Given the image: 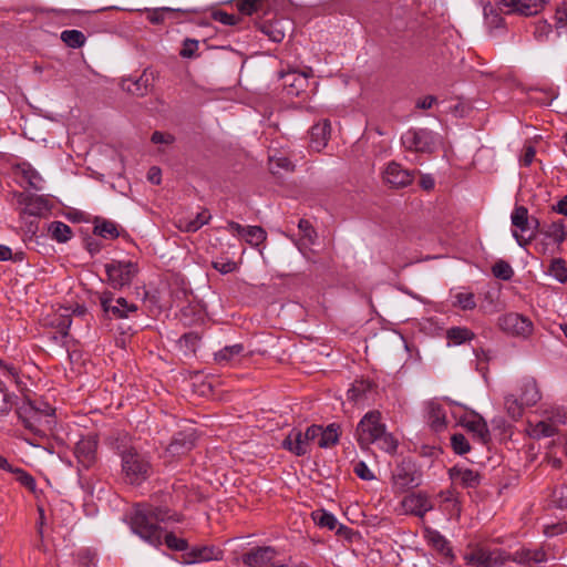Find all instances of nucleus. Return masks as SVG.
<instances>
[{"mask_svg":"<svg viewBox=\"0 0 567 567\" xmlns=\"http://www.w3.org/2000/svg\"><path fill=\"white\" fill-rule=\"evenodd\" d=\"M298 228L301 233L300 246H309L313 245L317 240V231L308 219H300L298 223Z\"/></svg>","mask_w":567,"mask_h":567,"instance_id":"obj_39","label":"nucleus"},{"mask_svg":"<svg viewBox=\"0 0 567 567\" xmlns=\"http://www.w3.org/2000/svg\"><path fill=\"white\" fill-rule=\"evenodd\" d=\"M215 21H218L225 25H235L238 23L239 18L235 14L227 13L225 11H216L213 14Z\"/></svg>","mask_w":567,"mask_h":567,"instance_id":"obj_61","label":"nucleus"},{"mask_svg":"<svg viewBox=\"0 0 567 567\" xmlns=\"http://www.w3.org/2000/svg\"><path fill=\"white\" fill-rule=\"evenodd\" d=\"M425 538L427 544L432 546L444 559L445 563L452 564L455 555L450 546V542L437 530L426 529Z\"/></svg>","mask_w":567,"mask_h":567,"instance_id":"obj_21","label":"nucleus"},{"mask_svg":"<svg viewBox=\"0 0 567 567\" xmlns=\"http://www.w3.org/2000/svg\"><path fill=\"white\" fill-rule=\"evenodd\" d=\"M16 394L9 392L0 380V415H8L12 408L17 404Z\"/></svg>","mask_w":567,"mask_h":567,"instance_id":"obj_43","label":"nucleus"},{"mask_svg":"<svg viewBox=\"0 0 567 567\" xmlns=\"http://www.w3.org/2000/svg\"><path fill=\"white\" fill-rule=\"evenodd\" d=\"M311 516L313 522L320 527H326L329 530H332L337 526V518L334 515L323 509L312 512Z\"/></svg>","mask_w":567,"mask_h":567,"instance_id":"obj_45","label":"nucleus"},{"mask_svg":"<svg viewBox=\"0 0 567 567\" xmlns=\"http://www.w3.org/2000/svg\"><path fill=\"white\" fill-rule=\"evenodd\" d=\"M542 233L558 245L564 243L567 238V230L563 220L550 223L542 230Z\"/></svg>","mask_w":567,"mask_h":567,"instance_id":"obj_37","label":"nucleus"},{"mask_svg":"<svg viewBox=\"0 0 567 567\" xmlns=\"http://www.w3.org/2000/svg\"><path fill=\"white\" fill-rule=\"evenodd\" d=\"M454 306L462 310H473L476 307L475 296L468 291H461L454 295Z\"/></svg>","mask_w":567,"mask_h":567,"instance_id":"obj_49","label":"nucleus"},{"mask_svg":"<svg viewBox=\"0 0 567 567\" xmlns=\"http://www.w3.org/2000/svg\"><path fill=\"white\" fill-rule=\"evenodd\" d=\"M48 231L52 239H55L59 243H65L72 237V229L69 225L62 221H52Z\"/></svg>","mask_w":567,"mask_h":567,"instance_id":"obj_38","label":"nucleus"},{"mask_svg":"<svg viewBox=\"0 0 567 567\" xmlns=\"http://www.w3.org/2000/svg\"><path fill=\"white\" fill-rule=\"evenodd\" d=\"M553 503L558 508L567 507V485H560L554 489Z\"/></svg>","mask_w":567,"mask_h":567,"instance_id":"obj_59","label":"nucleus"},{"mask_svg":"<svg viewBox=\"0 0 567 567\" xmlns=\"http://www.w3.org/2000/svg\"><path fill=\"white\" fill-rule=\"evenodd\" d=\"M312 74V69L308 68L303 72L289 71L282 74V81L287 94L290 96H299L306 91L309 84V78Z\"/></svg>","mask_w":567,"mask_h":567,"instance_id":"obj_14","label":"nucleus"},{"mask_svg":"<svg viewBox=\"0 0 567 567\" xmlns=\"http://www.w3.org/2000/svg\"><path fill=\"white\" fill-rule=\"evenodd\" d=\"M385 424L381 421V413L379 411H370L359 422L355 435L358 443L361 447H367L372 444L377 435L382 433Z\"/></svg>","mask_w":567,"mask_h":567,"instance_id":"obj_7","label":"nucleus"},{"mask_svg":"<svg viewBox=\"0 0 567 567\" xmlns=\"http://www.w3.org/2000/svg\"><path fill=\"white\" fill-rule=\"evenodd\" d=\"M194 447L193 434L179 433L175 436L166 449L172 456H181Z\"/></svg>","mask_w":567,"mask_h":567,"instance_id":"obj_27","label":"nucleus"},{"mask_svg":"<svg viewBox=\"0 0 567 567\" xmlns=\"http://www.w3.org/2000/svg\"><path fill=\"white\" fill-rule=\"evenodd\" d=\"M529 223H530V229L529 230H532V234L528 237H524L517 230H513L512 231L513 237L515 238L516 243L520 247H526L535 238L536 233L539 229L540 224H539V220L537 218H535V217L529 218Z\"/></svg>","mask_w":567,"mask_h":567,"instance_id":"obj_50","label":"nucleus"},{"mask_svg":"<svg viewBox=\"0 0 567 567\" xmlns=\"http://www.w3.org/2000/svg\"><path fill=\"white\" fill-rule=\"evenodd\" d=\"M549 275H551L559 282L567 281V266L563 258H555L550 261L548 268Z\"/></svg>","mask_w":567,"mask_h":567,"instance_id":"obj_47","label":"nucleus"},{"mask_svg":"<svg viewBox=\"0 0 567 567\" xmlns=\"http://www.w3.org/2000/svg\"><path fill=\"white\" fill-rule=\"evenodd\" d=\"M504 406L509 417L518 420L523 415L526 405L515 395L509 394L505 396Z\"/></svg>","mask_w":567,"mask_h":567,"instance_id":"obj_44","label":"nucleus"},{"mask_svg":"<svg viewBox=\"0 0 567 567\" xmlns=\"http://www.w3.org/2000/svg\"><path fill=\"white\" fill-rule=\"evenodd\" d=\"M547 559L545 550L540 547L526 548L522 547L511 554L512 561H515L525 567H534L537 564L544 563Z\"/></svg>","mask_w":567,"mask_h":567,"instance_id":"obj_18","label":"nucleus"},{"mask_svg":"<svg viewBox=\"0 0 567 567\" xmlns=\"http://www.w3.org/2000/svg\"><path fill=\"white\" fill-rule=\"evenodd\" d=\"M493 275L502 280H509L514 276V270L512 266L504 260H498L492 267Z\"/></svg>","mask_w":567,"mask_h":567,"instance_id":"obj_52","label":"nucleus"},{"mask_svg":"<svg viewBox=\"0 0 567 567\" xmlns=\"http://www.w3.org/2000/svg\"><path fill=\"white\" fill-rule=\"evenodd\" d=\"M449 476L454 483H458L465 488H475L481 483L478 472L458 465L449 470Z\"/></svg>","mask_w":567,"mask_h":567,"instance_id":"obj_24","label":"nucleus"},{"mask_svg":"<svg viewBox=\"0 0 567 567\" xmlns=\"http://www.w3.org/2000/svg\"><path fill=\"white\" fill-rule=\"evenodd\" d=\"M519 400L526 406L535 405L542 398L536 381L533 378H525L520 381Z\"/></svg>","mask_w":567,"mask_h":567,"instance_id":"obj_26","label":"nucleus"},{"mask_svg":"<svg viewBox=\"0 0 567 567\" xmlns=\"http://www.w3.org/2000/svg\"><path fill=\"white\" fill-rule=\"evenodd\" d=\"M107 284L114 289L130 286L138 274V266L132 260H111L104 266Z\"/></svg>","mask_w":567,"mask_h":567,"instance_id":"obj_5","label":"nucleus"},{"mask_svg":"<svg viewBox=\"0 0 567 567\" xmlns=\"http://www.w3.org/2000/svg\"><path fill=\"white\" fill-rule=\"evenodd\" d=\"M179 515L172 512L167 506L154 505L153 503L136 504L130 517L131 529L143 540L152 546L158 547L163 539L169 549L187 550V542L173 533L163 535L158 523L179 522Z\"/></svg>","mask_w":567,"mask_h":567,"instance_id":"obj_1","label":"nucleus"},{"mask_svg":"<svg viewBox=\"0 0 567 567\" xmlns=\"http://www.w3.org/2000/svg\"><path fill=\"white\" fill-rule=\"evenodd\" d=\"M54 409L42 401L24 400L17 409L19 419L30 432L45 436L55 425Z\"/></svg>","mask_w":567,"mask_h":567,"instance_id":"obj_2","label":"nucleus"},{"mask_svg":"<svg viewBox=\"0 0 567 567\" xmlns=\"http://www.w3.org/2000/svg\"><path fill=\"white\" fill-rule=\"evenodd\" d=\"M401 506L405 513L423 517L427 512L434 508V505L427 494L419 492L411 493L403 497Z\"/></svg>","mask_w":567,"mask_h":567,"instance_id":"obj_12","label":"nucleus"},{"mask_svg":"<svg viewBox=\"0 0 567 567\" xmlns=\"http://www.w3.org/2000/svg\"><path fill=\"white\" fill-rule=\"evenodd\" d=\"M94 234L106 239H114L118 236V230L115 223L103 220L94 226Z\"/></svg>","mask_w":567,"mask_h":567,"instance_id":"obj_48","label":"nucleus"},{"mask_svg":"<svg viewBox=\"0 0 567 567\" xmlns=\"http://www.w3.org/2000/svg\"><path fill=\"white\" fill-rule=\"evenodd\" d=\"M475 333L466 327H452L446 330V339L449 344L461 346L473 340Z\"/></svg>","mask_w":567,"mask_h":567,"instance_id":"obj_31","label":"nucleus"},{"mask_svg":"<svg viewBox=\"0 0 567 567\" xmlns=\"http://www.w3.org/2000/svg\"><path fill=\"white\" fill-rule=\"evenodd\" d=\"M243 237L250 246H259L267 239V233L260 226H247Z\"/></svg>","mask_w":567,"mask_h":567,"instance_id":"obj_42","label":"nucleus"},{"mask_svg":"<svg viewBox=\"0 0 567 567\" xmlns=\"http://www.w3.org/2000/svg\"><path fill=\"white\" fill-rule=\"evenodd\" d=\"M427 421L435 432L445 429V412L441 405L431 403L427 409Z\"/></svg>","mask_w":567,"mask_h":567,"instance_id":"obj_34","label":"nucleus"},{"mask_svg":"<svg viewBox=\"0 0 567 567\" xmlns=\"http://www.w3.org/2000/svg\"><path fill=\"white\" fill-rule=\"evenodd\" d=\"M373 443L389 454L395 453L398 449V440L391 433L386 432V427L383 429L382 433L377 435Z\"/></svg>","mask_w":567,"mask_h":567,"instance_id":"obj_41","label":"nucleus"},{"mask_svg":"<svg viewBox=\"0 0 567 567\" xmlns=\"http://www.w3.org/2000/svg\"><path fill=\"white\" fill-rule=\"evenodd\" d=\"M176 227L185 233H195L202 228V223H197L194 218L179 217L175 221Z\"/></svg>","mask_w":567,"mask_h":567,"instance_id":"obj_57","label":"nucleus"},{"mask_svg":"<svg viewBox=\"0 0 567 567\" xmlns=\"http://www.w3.org/2000/svg\"><path fill=\"white\" fill-rule=\"evenodd\" d=\"M557 432V427L548 419L536 424L529 423L528 425L529 435L537 440L554 436Z\"/></svg>","mask_w":567,"mask_h":567,"instance_id":"obj_32","label":"nucleus"},{"mask_svg":"<svg viewBox=\"0 0 567 567\" xmlns=\"http://www.w3.org/2000/svg\"><path fill=\"white\" fill-rule=\"evenodd\" d=\"M277 556V550L271 546H257L241 555V561L247 567H266Z\"/></svg>","mask_w":567,"mask_h":567,"instance_id":"obj_11","label":"nucleus"},{"mask_svg":"<svg viewBox=\"0 0 567 567\" xmlns=\"http://www.w3.org/2000/svg\"><path fill=\"white\" fill-rule=\"evenodd\" d=\"M555 27L558 37L567 39V7L557 9L555 13Z\"/></svg>","mask_w":567,"mask_h":567,"instance_id":"obj_53","label":"nucleus"},{"mask_svg":"<svg viewBox=\"0 0 567 567\" xmlns=\"http://www.w3.org/2000/svg\"><path fill=\"white\" fill-rule=\"evenodd\" d=\"M269 169L274 175L290 173L295 169V164L285 155H270Z\"/></svg>","mask_w":567,"mask_h":567,"instance_id":"obj_35","label":"nucleus"},{"mask_svg":"<svg viewBox=\"0 0 567 567\" xmlns=\"http://www.w3.org/2000/svg\"><path fill=\"white\" fill-rule=\"evenodd\" d=\"M370 389V383L365 381H357L348 391V398L354 402L359 401L363 394Z\"/></svg>","mask_w":567,"mask_h":567,"instance_id":"obj_56","label":"nucleus"},{"mask_svg":"<svg viewBox=\"0 0 567 567\" xmlns=\"http://www.w3.org/2000/svg\"><path fill=\"white\" fill-rule=\"evenodd\" d=\"M405 151L431 154L440 143V136L429 128H410L401 136Z\"/></svg>","mask_w":567,"mask_h":567,"instance_id":"obj_4","label":"nucleus"},{"mask_svg":"<svg viewBox=\"0 0 567 567\" xmlns=\"http://www.w3.org/2000/svg\"><path fill=\"white\" fill-rule=\"evenodd\" d=\"M460 424L481 442L487 443L489 441V430L485 420L477 413H470L460 419Z\"/></svg>","mask_w":567,"mask_h":567,"instance_id":"obj_16","label":"nucleus"},{"mask_svg":"<svg viewBox=\"0 0 567 567\" xmlns=\"http://www.w3.org/2000/svg\"><path fill=\"white\" fill-rule=\"evenodd\" d=\"M13 175L21 178L20 182L25 183L29 187L40 190L42 188L43 179L41 175L27 162L16 164L12 167Z\"/></svg>","mask_w":567,"mask_h":567,"instance_id":"obj_23","label":"nucleus"},{"mask_svg":"<svg viewBox=\"0 0 567 567\" xmlns=\"http://www.w3.org/2000/svg\"><path fill=\"white\" fill-rule=\"evenodd\" d=\"M97 440L95 436L82 437L74 446V456L78 464L87 470L96 462Z\"/></svg>","mask_w":567,"mask_h":567,"instance_id":"obj_10","label":"nucleus"},{"mask_svg":"<svg viewBox=\"0 0 567 567\" xmlns=\"http://www.w3.org/2000/svg\"><path fill=\"white\" fill-rule=\"evenodd\" d=\"M383 179L392 187H406L412 184L414 173L402 167L396 162H390L383 171Z\"/></svg>","mask_w":567,"mask_h":567,"instance_id":"obj_13","label":"nucleus"},{"mask_svg":"<svg viewBox=\"0 0 567 567\" xmlns=\"http://www.w3.org/2000/svg\"><path fill=\"white\" fill-rule=\"evenodd\" d=\"M18 200L20 204L24 205V208L21 213L22 215L40 217L49 210L48 200L41 196H33L24 193H19Z\"/></svg>","mask_w":567,"mask_h":567,"instance_id":"obj_20","label":"nucleus"},{"mask_svg":"<svg viewBox=\"0 0 567 567\" xmlns=\"http://www.w3.org/2000/svg\"><path fill=\"white\" fill-rule=\"evenodd\" d=\"M437 497L440 498L441 506H443L451 516H460L461 501L458 493L454 488L441 491Z\"/></svg>","mask_w":567,"mask_h":567,"instance_id":"obj_28","label":"nucleus"},{"mask_svg":"<svg viewBox=\"0 0 567 567\" xmlns=\"http://www.w3.org/2000/svg\"><path fill=\"white\" fill-rule=\"evenodd\" d=\"M61 40L72 49L82 48L85 44L86 38L82 31L79 30H64L61 32Z\"/></svg>","mask_w":567,"mask_h":567,"instance_id":"obj_40","label":"nucleus"},{"mask_svg":"<svg viewBox=\"0 0 567 567\" xmlns=\"http://www.w3.org/2000/svg\"><path fill=\"white\" fill-rule=\"evenodd\" d=\"M120 455L122 474L126 483L140 485L151 476L153 467L146 454L135 447H128L123 450Z\"/></svg>","mask_w":567,"mask_h":567,"instance_id":"obj_3","label":"nucleus"},{"mask_svg":"<svg viewBox=\"0 0 567 567\" xmlns=\"http://www.w3.org/2000/svg\"><path fill=\"white\" fill-rule=\"evenodd\" d=\"M506 8L507 12H516L523 16L537 14L547 0H496Z\"/></svg>","mask_w":567,"mask_h":567,"instance_id":"obj_17","label":"nucleus"},{"mask_svg":"<svg viewBox=\"0 0 567 567\" xmlns=\"http://www.w3.org/2000/svg\"><path fill=\"white\" fill-rule=\"evenodd\" d=\"M99 300L105 315L116 319L127 318L128 313L137 311L136 305L128 303L123 297L114 298L111 291H103L99 296Z\"/></svg>","mask_w":567,"mask_h":567,"instance_id":"obj_8","label":"nucleus"},{"mask_svg":"<svg viewBox=\"0 0 567 567\" xmlns=\"http://www.w3.org/2000/svg\"><path fill=\"white\" fill-rule=\"evenodd\" d=\"M548 420L557 427V425L566 424L567 412L563 409H558L548 416Z\"/></svg>","mask_w":567,"mask_h":567,"instance_id":"obj_64","label":"nucleus"},{"mask_svg":"<svg viewBox=\"0 0 567 567\" xmlns=\"http://www.w3.org/2000/svg\"><path fill=\"white\" fill-rule=\"evenodd\" d=\"M512 225L518 233H525L530 229L528 209L525 206H516L511 215Z\"/></svg>","mask_w":567,"mask_h":567,"instance_id":"obj_33","label":"nucleus"},{"mask_svg":"<svg viewBox=\"0 0 567 567\" xmlns=\"http://www.w3.org/2000/svg\"><path fill=\"white\" fill-rule=\"evenodd\" d=\"M9 473H12L16 475V480L23 485L24 487L29 488L30 491L35 489V481L32 475H30L28 472L20 467H13L12 471H8Z\"/></svg>","mask_w":567,"mask_h":567,"instance_id":"obj_55","label":"nucleus"},{"mask_svg":"<svg viewBox=\"0 0 567 567\" xmlns=\"http://www.w3.org/2000/svg\"><path fill=\"white\" fill-rule=\"evenodd\" d=\"M173 10L171 8H157L147 11V20L153 24L162 23L167 14H171Z\"/></svg>","mask_w":567,"mask_h":567,"instance_id":"obj_58","label":"nucleus"},{"mask_svg":"<svg viewBox=\"0 0 567 567\" xmlns=\"http://www.w3.org/2000/svg\"><path fill=\"white\" fill-rule=\"evenodd\" d=\"M331 133V125L328 120L315 124L309 132V147L312 151L321 152L328 144Z\"/></svg>","mask_w":567,"mask_h":567,"instance_id":"obj_19","label":"nucleus"},{"mask_svg":"<svg viewBox=\"0 0 567 567\" xmlns=\"http://www.w3.org/2000/svg\"><path fill=\"white\" fill-rule=\"evenodd\" d=\"M451 446L458 455L466 454L471 451V445L467 439L461 433H455L451 436Z\"/></svg>","mask_w":567,"mask_h":567,"instance_id":"obj_54","label":"nucleus"},{"mask_svg":"<svg viewBox=\"0 0 567 567\" xmlns=\"http://www.w3.org/2000/svg\"><path fill=\"white\" fill-rule=\"evenodd\" d=\"M484 567H503L511 559V554L501 548L488 549L485 553Z\"/></svg>","mask_w":567,"mask_h":567,"instance_id":"obj_36","label":"nucleus"},{"mask_svg":"<svg viewBox=\"0 0 567 567\" xmlns=\"http://www.w3.org/2000/svg\"><path fill=\"white\" fill-rule=\"evenodd\" d=\"M286 21L285 20H274L266 21L259 24V30L268 37L272 42H281L286 37Z\"/></svg>","mask_w":567,"mask_h":567,"instance_id":"obj_29","label":"nucleus"},{"mask_svg":"<svg viewBox=\"0 0 567 567\" xmlns=\"http://www.w3.org/2000/svg\"><path fill=\"white\" fill-rule=\"evenodd\" d=\"M245 358V347L241 343L227 346L214 354V360L221 367L237 365Z\"/></svg>","mask_w":567,"mask_h":567,"instance_id":"obj_22","label":"nucleus"},{"mask_svg":"<svg viewBox=\"0 0 567 567\" xmlns=\"http://www.w3.org/2000/svg\"><path fill=\"white\" fill-rule=\"evenodd\" d=\"M485 553L486 547L476 546L471 551L465 553L463 558L467 565L484 567L486 560Z\"/></svg>","mask_w":567,"mask_h":567,"instance_id":"obj_46","label":"nucleus"},{"mask_svg":"<svg viewBox=\"0 0 567 567\" xmlns=\"http://www.w3.org/2000/svg\"><path fill=\"white\" fill-rule=\"evenodd\" d=\"M340 432L339 425L336 423L329 424L327 427L319 425L318 445L321 449H329L339 442Z\"/></svg>","mask_w":567,"mask_h":567,"instance_id":"obj_30","label":"nucleus"},{"mask_svg":"<svg viewBox=\"0 0 567 567\" xmlns=\"http://www.w3.org/2000/svg\"><path fill=\"white\" fill-rule=\"evenodd\" d=\"M498 327L508 336L528 339L534 332L533 321L520 313L508 312L498 318Z\"/></svg>","mask_w":567,"mask_h":567,"instance_id":"obj_6","label":"nucleus"},{"mask_svg":"<svg viewBox=\"0 0 567 567\" xmlns=\"http://www.w3.org/2000/svg\"><path fill=\"white\" fill-rule=\"evenodd\" d=\"M223 558V550L216 546H196L186 550L183 559L186 564H197L210 560H220Z\"/></svg>","mask_w":567,"mask_h":567,"instance_id":"obj_15","label":"nucleus"},{"mask_svg":"<svg viewBox=\"0 0 567 567\" xmlns=\"http://www.w3.org/2000/svg\"><path fill=\"white\" fill-rule=\"evenodd\" d=\"M213 267L220 274H229L236 270V262L231 260L214 261Z\"/></svg>","mask_w":567,"mask_h":567,"instance_id":"obj_62","label":"nucleus"},{"mask_svg":"<svg viewBox=\"0 0 567 567\" xmlns=\"http://www.w3.org/2000/svg\"><path fill=\"white\" fill-rule=\"evenodd\" d=\"M265 0H237L236 6L238 11L245 16H251L264 7Z\"/></svg>","mask_w":567,"mask_h":567,"instance_id":"obj_51","label":"nucleus"},{"mask_svg":"<svg viewBox=\"0 0 567 567\" xmlns=\"http://www.w3.org/2000/svg\"><path fill=\"white\" fill-rule=\"evenodd\" d=\"M151 141L154 144H172L174 142V136L169 133L156 131L152 134Z\"/></svg>","mask_w":567,"mask_h":567,"instance_id":"obj_63","label":"nucleus"},{"mask_svg":"<svg viewBox=\"0 0 567 567\" xmlns=\"http://www.w3.org/2000/svg\"><path fill=\"white\" fill-rule=\"evenodd\" d=\"M281 446L296 456H303L310 452L303 432L299 429H292L282 441Z\"/></svg>","mask_w":567,"mask_h":567,"instance_id":"obj_25","label":"nucleus"},{"mask_svg":"<svg viewBox=\"0 0 567 567\" xmlns=\"http://www.w3.org/2000/svg\"><path fill=\"white\" fill-rule=\"evenodd\" d=\"M353 472L355 473L357 476H359L361 480H364V481H371V480H374V475L372 473V471L368 467V465L360 461V462H357L353 466Z\"/></svg>","mask_w":567,"mask_h":567,"instance_id":"obj_60","label":"nucleus"},{"mask_svg":"<svg viewBox=\"0 0 567 567\" xmlns=\"http://www.w3.org/2000/svg\"><path fill=\"white\" fill-rule=\"evenodd\" d=\"M421 474L410 462H403L398 465L392 474V486L395 493H403L410 488L419 486Z\"/></svg>","mask_w":567,"mask_h":567,"instance_id":"obj_9","label":"nucleus"}]
</instances>
